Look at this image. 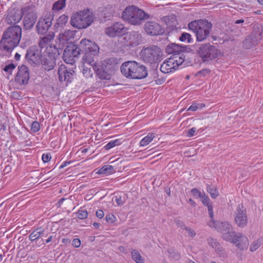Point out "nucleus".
<instances>
[{
    "mask_svg": "<svg viewBox=\"0 0 263 263\" xmlns=\"http://www.w3.org/2000/svg\"><path fill=\"white\" fill-rule=\"evenodd\" d=\"M259 247V245L258 244L257 242H253V243L250 246V250L253 252L255 251L257 249H258Z\"/></svg>",
    "mask_w": 263,
    "mask_h": 263,
    "instance_id": "obj_59",
    "label": "nucleus"
},
{
    "mask_svg": "<svg viewBox=\"0 0 263 263\" xmlns=\"http://www.w3.org/2000/svg\"><path fill=\"white\" fill-rule=\"evenodd\" d=\"M22 18V10L15 8H10L7 11L6 15L5 21L11 26L17 25Z\"/></svg>",
    "mask_w": 263,
    "mask_h": 263,
    "instance_id": "obj_18",
    "label": "nucleus"
},
{
    "mask_svg": "<svg viewBox=\"0 0 263 263\" xmlns=\"http://www.w3.org/2000/svg\"><path fill=\"white\" fill-rule=\"evenodd\" d=\"M116 218L113 214H108L105 217L106 221L109 223H112Z\"/></svg>",
    "mask_w": 263,
    "mask_h": 263,
    "instance_id": "obj_54",
    "label": "nucleus"
},
{
    "mask_svg": "<svg viewBox=\"0 0 263 263\" xmlns=\"http://www.w3.org/2000/svg\"><path fill=\"white\" fill-rule=\"evenodd\" d=\"M52 238H53V236L52 235H50L48 237V238L45 240V242L46 243H48L50 242H51L52 240Z\"/></svg>",
    "mask_w": 263,
    "mask_h": 263,
    "instance_id": "obj_63",
    "label": "nucleus"
},
{
    "mask_svg": "<svg viewBox=\"0 0 263 263\" xmlns=\"http://www.w3.org/2000/svg\"><path fill=\"white\" fill-rule=\"evenodd\" d=\"M127 28L122 23L116 22L105 30V33L109 37L120 36L127 33Z\"/></svg>",
    "mask_w": 263,
    "mask_h": 263,
    "instance_id": "obj_17",
    "label": "nucleus"
},
{
    "mask_svg": "<svg viewBox=\"0 0 263 263\" xmlns=\"http://www.w3.org/2000/svg\"><path fill=\"white\" fill-rule=\"evenodd\" d=\"M208 209L209 217L211 218V220H210L208 222V225L210 227H212V226H214V224L217 221H216L214 219V212H213V206L212 205L209 206V208H208Z\"/></svg>",
    "mask_w": 263,
    "mask_h": 263,
    "instance_id": "obj_42",
    "label": "nucleus"
},
{
    "mask_svg": "<svg viewBox=\"0 0 263 263\" xmlns=\"http://www.w3.org/2000/svg\"><path fill=\"white\" fill-rule=\"evenodd\" d=\"M122 142L123 140L121 139H117L114 140H111L104 146V148L106 150H109L116 146L121 145Z\"/></svg>",
    "mask_w": 263,
    "mask_h": 263,
    "instance_id": "obj_41",
    "label": "nucleus"
},
{
    "mask_svg": "<svg viewBox=\"0 0 263 263\" xmlns=\"http://www.w3.org/2000/svg\"><path fill=\"white\" fill-rule=\"evenodd\" d=\"M142 60L145 63L154 64L158 67V63L163 55L161 48L156 45H151L143 47L140 52Z\"/></svg>",
    "mask_w": 263,
    "mask_h": 263,
    "instance_id": "obj_6",
    "label": "nucleus"
},
{
    "mask_svg": "<svg viewBox=\"0 0 263 263\" xmlns=\"http://www.w3.org/2000/svg\"><path fill=\"white\" fill-rule=\"evenodd\" d=\"M42 68L45 71H50L54 69L56 66V60L54 58H51V56L44 55L42 59L41 64Z\"/></svg>",
    "mask_w": 263,
    "mask_h": 263,
    "instance_id": "obj_24",
    "label": "nucleus"
},
{
    "mask_svg": "<svg viewBox=\"0 0 263 263\" xmlns=\"http://www.w3.org/2000/svg\"><path fill=\"white\" fill-rule=\"evenodd\" d=\"M81 52L92 53V55H98L99 47L94 42L86 39H82L79 44L78 47Z\"/></svg>",
    "mask_w": 263,
    "mask_h": 263,
    "instance_id": "obj_16",
    "label": "nucleus"
},
{
    "mask_svg": "<svg viewBox=\"0 0 263 263\" xmlns=\"http://www.w3.org/2000/svg\"><path fill=\"white\" fill-rule=\"evenodd\" d=\"M40 129V124L37 121H34L31 125V130L33 133H36Z\"/></svg>",
    "mask_w": 263,
    "mask_h": 263,
    "instance_id": "obj_50",
    "label": "nucleus"
},
{
    "mask_svg": "<svg viewBox=\"0 0 263 263\" xmlns=\"http://www.w3.org/2000/svg\"><path fill=\"white\" fill-rule=\"evenodd\" d=\"M211 70L209 69L205 68L202 69L201 70L198 71L196 74L195 76L197 77H204L209 74L211 72Z\"/></svg>",
    "mask_w": 263,
    "mask_h": 263,
    "instance_id": "obj_47",
    "label": "nucleus"
},
{
    "mask_svg": "<svg viewBox=\"0 0 263 263\" xmlns=\"http://www.w3.org/2000/svg\"><path fill=\"white\" fill-rule=\"evenodd\" d=\"M81 245V241L79 238H74L72 241V246L75 248H79Z\"/></svg>",
    "mask_w": 263,
    "mask_h": 263,
    "instance_id": "obj_56",
    "label": "nucleus"
},
{
    "mask_svg": "<svg viewBox=\"0 0 263 263\" xmlns=\"http://www.w3.org/2000/svg\"><path fill=\"white\" fill-rule=\"evenodd\" d=\"M199 104L198 105H197L195 103H193L192 105H191L189 108L187 109V110L188 111H196L197 110V109L199 108Z\"/></svg>",
    "mask_w": 263,
    "mask_h": 263,
    "instance_id": "obj_60",
    "label": "nucleus"
},
{
    "mask_svg": "<svg viewBox=\"0 0 263 263\" xmlns=\"http://www.w3.org/2000/svg\"><path fill=\"white\" fill-rule=\"evenodd\" d=\"M66 0H58L52 5V10L59 11L66 7Z\"/></svg>",
    "mask_w": 263,
    "mask_h": 263,
    "instance_id": "obj_38",
    "label": "nucleus"
},
{
    "mask_svg": "<svg viewBox=\"0 0 263 263\" xmlns=\"http://www.w3.org/2000/svg\"><path fill=\"white\" fill-rule=\"evenodd\" d=\"M74 70L62 64L58 68L59 78L60 82H71L73 79Z\"/></svg>",
    "mask_w": 263,
    "mask_h": 263,
    "instance_id": "obj_21",
    "label": "nucleus"
},
{
    "mask_svg": "<svg viewBox=\"0 0 263 263\" xmlns=\"http://www.w3.org/2000/svg\"><path fill=\"white\" fill-rule=\"evenodd\" d=\"M51 157L50 154H43L42 155V160L44 163L49 162Z\"/></svg>",
    "mask_w": 263,
    "mask_h": 263,
    "instance_id": "obj_55",
    "label": "nucleus"
},
{
    "mask_svg": "<svg viewBox=\"0 0 263 263\" xmlns=\"http://www.w3.org/2000/svg\"><path fill=\"white\" fill-rule=\"evenodd\" d=\"M70 163V161H65L62 164H61L60 165V168H63Z\"/></svg>",
    "mask_w": 263,
    "mask_h": 263,
    "instance_id": "obj_62",
    "label": "nucleus"
},
{
    "mask_svg": "<svg viewBox=\"0 0 263 263\" xmlns=\"http://www.w3.org/2000/svg\"><path fill=\"white\" fill-rule=\"evenodd\" d=\"M53 33L49 34L47 35L44 36V37L41 38L40 41L39 42V46L41 48L46 47L49 45V43L50 42L51 40H52L53 39Z\"/></svg>",
    "mask_w": 263,
    "mask_h": 263,
    "instance_id": "obj_34",
    "label": "nucleus"
},
{
    "mask_svg": "<svg viewBox=\"0 0 263 263\" xmlns=\"http://www.w3.org/2000/svg\"><path fill=\"white\" fill-rule=\"evenodd\" d=\"M43 57L41 50L38 49L36 46H33L27 50L25 58L31 65L37 66L42 62Z\"/></svg>",
    "mask_w": 263,
    "mask_h": 263,
    "instance_id": "obj_14",
    "label": "nucleus"
},
{
    "mask_svg": "<svg viewBox=\"0 0 263 263\" xmlns=\"http://www.w3.org/2000/svg\"><path fill=\"white\" fill-rule=\"evenodd\" d=\"M73 36V31L70 30H65L64 33L59 34L58 39L59 40L60 44L68 43V41Z\"/></svg>",
    "mask_w": 263,
    "mask_h": 263,
    "instance_id": "obj_31",
    "label": "nucleus"
},
{
    "mask_svg": "<svg viewBox=\"0 0 263 263\" xmlns=\"http://www.w3.org/2000/svg\"><path fill=\"white\" fill-rule=\"evenodd\" d=\"M209 245L215 249L216 253L220 256H224L225 251L221 247L220 243L213 238H210L208 240Z\"/></svg>",
    "mask_w": 263,
    "mask_h": 263,
    "instance_id": "obj_30",
    "label": "nucleus"
},
{
    "mask_svg": "<svg viewBox=\"0 0 263 263\" xmlns=\"http://www.w3.org/2000/svg\"><path fill=\"white\" fill-rule=\"evenodd\" d=\"M122 17L129 24L138 25L141 24L143 21L148 18L149 15L137 7L130 6L127 7L123 11Z\"/></svg>",
    "mask_w": 263,
    "mask_h": 263,
    "instance_id": "obj_4",
    "label": "nucleus"
},
{
    "mask_svg": "<svg viewBox=\"0 0 263 263\" xmlns=\"http://www.w3.org/2000/svg\"><path fill=\"white\" fill-rule=\"evenodd\" d=\"M125 198L123 197V198L121 196H115V202L119 206L122 205L125 202Z\"/></svg>",
    "mask_w": 263,
    "mask_h": 263,
    "instance_id": "obj_51",
    "label": "nucleus"
},
{
    "mask_svg": "<svg viewBox=\"0 0 263 263\" xmlns=\"http://www.w3.org/2000/svg\"><path fill=\"white\" fill-rule=\"evenodd\" d=\"M211 228H214L222 234V238L226 240H232V235L235 231L231 225L228 222L217 221Z\"/></svg>",
    "mask_w": 263,
    "mask_h": 263,
    "instance_id": "obj_13",
    "label": "nucleus"
},
{
    "mask_svg": "<svg viewBox=\"0 0 263 263\" xmlns=\"http://www.w3.org/2000/svg\"><path fill=\"white\" fill-rule=\"evenodd\" d=\"M53 18L54 13L51 11L47 12L40 17L36 25L37 33L42 35L46 33L52 25V21Z\"/></svg>",
    "mask_w": 263,
    "mask_h": 263,
    "instance_id": "obj_9",
    "label": "nucleus"
},
{
    "mask_svg": "<svg viewBox=\"0 0 263 263\" xmlns=\"http://www.w3.org/2000/svg\"><path fill=\"white\" fill-rule=\"evenodd\" d=\"M175 221L178 228H179L182 230H185L187 228V227L185 225L182 221L179 219H176Z\"/></svg>",
    "mask_w": 263,
    "mask_h": 263,
    "instance_id": "obj_53",
    "label": "nucleus"
},
{
    "mask_svg": "<svg viewBox=\"0 0 263 263\" xmlns=\"http://www.w3.org/2000/svg\"><path fill=\"white\" fill-rule=\"evenodd\" d=\"M191 193L194 197H198L199 198L201 197L203 195V193H201L200 192L198 189L196 188H194L191 190Z\"/></svg>",
    "mask_w": 263,
    "mask_h": 263,
    "instance_id": "obj_52",
    "label": "nucleus"
},
{
    "mask_svg": "<svg viewBox=\"0 0 263 263\" xmlns=\"http://www.w3.org/2000/svg\"><path fill=\"white\" fill-rule=\"evenodd\" d=\"M93 70L96 72L98 78L101 80H110L112 74L108 70H106L102 65L98 64H93Z\"/></svg>",
    "mask_w": 263,
    "mask_h": 263,
    "instance_id": "obj_25",
    "label": "nucleus"
},
{
    "mask_svg": "<svg viewBox=\"0 0 263 263\" xmlns=\"http://www.w3.org/2000/svg\"><path fill=\"white\" fill-rule=\"evenodd\" d=\"M79 47V44H74L73 43H70L65 49L63 59L65 62L71 65L76 62V58L81 53Z\"/></svg>",
    "mask_w": 263,
    "mask_h": 263,
    "instance_id": "obj_11",
    "label": "nucleus"
},
{
    "mask_svg": "<svg viewBox=\"0 0 263 263\" xmlns=\"http://www.w3.org/2000/svg\"><path fill=\"white\" fill-rule=\"evenodd\" d=\"M122 74L128 79H142L148 74L147 68L134 61L124 62L120 67Z\"/></svg>",
    "mask_w": 263,
    "mask_h": 263,
    "instance_id": "obj_2",
    "label": "nucleus"
},
{
    "mask_svg": "<svg viewBox=\"0 0 263 263\" xmlns=\"http://www.w3.org/2000/svg\"><path fill=\"white\" fill-rule=\"evenodd\" d=\"M186 46H182L176 43L169 44L165 48V51L168 54H172V57H184V63L185 62V58L188 53L185 52Z\"/></svg>",
    "mask_w": 263,
    "mask_h": 263,
    "instance_id": "obj_19",
    "label": "nucleus"
},
{
    "mask_svg": "<svg viewBox=\"0 0 263 263\" xmlns=\"http://www.w3.org/2000/svg\"><path fill=\"white\" fill-rule=\"evenodd\" d=\"M16 65L13 63H10L8 65H6L4 68L3 70L7 72L9 74H11L12 71L15 68Z\"/></svg>",
    "mask_w": 263,
    "mask_h": 263,
    "instance_id": "obj_49",
    "label": "nucleus"
},
{
    "mask_svg": "<svg viewBox=\"0 0 263 263\" xmlns=\"http://www.w3.org/2000/svg\"><path fill=\"white\" fill-rule=\"evenodd\" d=\"M77 217L81 219H84L88 216V212L87 210L81 208L77 213Z\"/></svg>",
    "mask_w": 263,
    "mask_h": 263,
    "instance_id": "obj_46",
    "label": "nucleus"
},
{
    "mask_svg": "<svg viewBox=\"0 0 263 263\" xmlns=\"http://www.w3.org/2000/svg\"><path fill=\"white\" fill-rule=\"evenodd\" d=\"M91 67L83 66L82 73L83 76L86 78H91L93 75L92 71L91 70Z\"/></svg>",
    "mask_w": 263,
    "mask_h": 263,
    "instance_id": "obj_44",
    "label": "nucleus"
},
{
    "mask_svg": "<svg viewBox=\"0 0 263 263\" xmlns=\"http://www.w3.org/2000/svg\"><path fill=\"white\" fill-rule=\"evenodd\" d=\"M62 52L63 49L60 47L57 48L55 45H49L46 47L47 54L46 55L51 56V58H54L55 60Z\"/></svg>",
    "mask_w": 263,
    "mask_h": 263,
    "instance_id": "obj_29",
    "label": "nucleus"
},
{
    "mask_svg": "<svg viewBox=\"0 0 263 263\" xmlns=\"http://www.w3.org/2000/svg\"><path fill=\"white\" fill-rule=\"evenodd\" d=\"M155 134L149 133L146 137L143 138L140 142V145L144 146L148 144L155 138Z\"/></svg>",
    "mask_w": 263,
    "mask_h": 263,
    "instance_id": "obj_40",
    "label": "nucleus"
},
{
    "mask_svg": "<svg viewBox=\"0 0 263 263\" xmlns=\"http://www.w3.org/2000/svg\"><path fill=\"white\" fill-rule=\"evenodd\" d=\"M145 32L152 36H156L163 33L164 30L158 23L154 21H149L144 25Z\"/></svg>",
    "mask_w": 263,
    "mask_h": 263,
    "instance_id": "obj_23",
    "label": "nucleus"
},
{
    "mask_svg": "<svg viewBox=\"0 0 263 263\" xmlns=\"http://www.w3.org/2000/svg\"><path fill=\"white\" fill-rule=\"evenodd\" d=\"M104 215V212L102 210H99L96 212V216L100 219L102 218Z\"/></svg>",
    "mask_w": 263,
    "mask_h": 263,
    "instance_id": "obj_61",
    "label": "nucleus"
},
{
    "mask_svg": "<svg viewBox=\"0 0 263 263\" xmlns=\"http://www.w3.org/2000/svg\"><path fill=\"white\" fill-rule=\"evenodd\" d=\"M185 230L188 232L189 236L194 237L196 235V232L191 228L187 227Z\"/></svg>",
    "mask_w": 263,
    "mask_h": 263,
    "instance_id": "obj_58",
    "label": "nucleus"
},
{
    "mask_svg": "<svg viewBox=\"0 0 263 263\" xmlns=\"http://www.w3.org/2000/svg\"><path fill=\"white\" fill-rule=\"evenodd\" d=\"M184 63V57H171L165 60L160 66V70L164 73H168L176 70L178 66ZM186 63L184 64L185 66Z\"/></svg>",
    "mask_w": 263,
    "mask_h": 263,
    "instance_id": "obj_10",
    "label": "nucleus"
},
{
    "mask_svg": "<svg viewBox=\"0 0 263 263\" xmlns=\"http://www.w3.org/2000/svg\"><path fill=\"white\" fill-rule=\"evenodd\" d=\"M196 131V128L192 127L191 129H189L187 133V137H193Z\"/></svg>",
    "mask_w": 263,
    "mask_h": 263,
    "instance_id": "obj_57",
    "label": "nucleus"
},
{
    "mask_svg": "<svg viewBox=\"0 0 263 263\" xmlns=\"http://www.w3.org/2000/svg\"><path fill=\"white\" fill-rule=\"evenodd\" d=\"M189 202L191 204V205H192L193 206H195L196 205V203L195 202V201L191 198L189 199Z\"/></svg>",
    "mask_w": 263,
    "mask_h": 263,
    "instance_id": "obj_64",
    "label": "nucleus"
},
{
    "mask_svg": "<svg viewBox=\"0 0 263 263\" xmlns=\"http://www.w3.org/2000/svg\"><path fill=\"white\" fill-rule=\"evenodd\" d=\"M18 71L14 78L15 82L20 85H26L30 78L29 69L25 65L18 67Z\"/></svg>",
    "mask_w": 263,
    "mask_h": 263,
    "instance_id": "obj_15",
    "label": "nucleus"
},
{
    "mask_svg": "<svg viewBox=\"0 0 263 263\" xmlns=\"http://www.w3.org/2000/svg\"><path fill=\"white\" fill-rule=\"evenodd\" d=\"M22 29L19 25L10 26L4 31L0 41V50L11 53L22 38Z\"/></svg>",
    "mask_w": 263,
    "mask_h": 263,
    "instance_id": "obj_1",
    "label": "nucleus"
},
{
    "mask_svg": "<svg viewBox=\"0 0 263 263\" xmlns=\"http://www.w3.org/2000/svg\"><path fill=\"white\" fill-rule=\"evenodd\" d=\"M232 240H228L236 245L241 250L247 249L249 246V240L248 238L243 234L240 233L234 232L232 235Z\"/></svg>",
    "mask_w": 263,
    "mask_h": 263,
    "instance_id": "obj_20",
    "label": "nucleus"
},
{
    "mask_svg": "<svg viewBox=\"0 0 263 263\" xmlns=\"http://www.w3.org/2000/svg\"><path fill=\"white\" fill-rule=\"evenodd\" d=\"M97 55H92V53H84V55L82 58V62L85 64H88L90 66L93 68V64H98L97 62L94 61V58Z\"/></svg>",
    "mask_w": 263,
    "mask_h": 263,
    "instance_id": "obj_33",
    "label": "nucleus"
},
{
    "mask_svg": "<svg viewBox=\"0 0 263 263\" xmlns=\"http://www.w3.org/2000/svg\"><path fill=\"white\" fill-rule=\"evenodd\" d=\"M68 16L66 14H62L57 20V22L54 25V27L58 29L60 27H63L67 23Z\"/></svg>",
    "mask_w": 263,
    "mask_h": 263,
    "instance_id": "obj_35",
    "label": "nucleus"
},
{
    "mask_svg": "<svg viewBox=\"0 0 263 263\" xmlns=\"http://www.w3.org/2000/svg\"><path fill=\"white\" fill-rule=\"evenodd\" d=\"M115 172L114 167L110 165H106L99 169L97 172L98 174H110Z\"/></svg>",
    "mask_w": 263,
    "mask_h": 263,
    "instance_id": "obj_36",
    "label": "nucleus"
},
{
    "mask_svg": "<svg viewBox=\"0 0 263 263\" xmlns=\"http://www.w3.org/2000/svg\"><path fill=\"white\" fill-rule=\"evenodd\" d=\"M118 59L112 57L105 60L102 64V66L106 70L109 71L110 73H114L115 70L118 68Z\"/></svg>",
    "mask_w": 263,
    "mask_h": 263,
    "instance_id": "obj_26",
    "label": "nucleus"
},
{
    "mask_svg": "<svg viewBox=\"0 0 263 263\" xmlns=\"http://www.w3.org/2000/svg\"><path fill=\"white\" fill-rule=\"evenodd\" d=\"M206 191L213 199H215L219 196L218 191L215 186L207 184Z\"/></svg>",
    "mask_w": 263,
    "mask_h": 263,
    "instance_id": "obj_37",
    "label": "nucleus"
},
{
    "mask_svg": "<svg viewBox=\"0 0 263 263\" xmlns=\"http://www.w3.org/2000/svg\"><path fill=\"white\" fill-rule=\"evenodd\" d=\"M200 198L201 199L203 204L205 206H207L208 208H209V206L212 205L210 202V199L208 196L205 195L204 192L203 193V195Z\"/></svg>",
    "mask_w": 263,
    "mask_h": 263,
    "instance_id": "obj_48",
    "label": "nucleus"
},
{
    "mask_svg": "<svg viewBox=\"0 0 263 263\" xmlns=\"http://www.w3.org/2000/svg\"><path fill=\"white\" fill-rule=\"evenodd\" d=\"M93 22V16L88 9L73 13L70 19V24L78 29H85Z\"/></svg>",
    "mask_w": 263,
    "mask_h": 263,
    "instance_id": "obj_5",
    "label": "nucleus"
},
{
    "mask_svg": "<svg viewBox=\"0 0 263 263\" xmlns=\"http://www.w3.org/2000/svg\"><path fill=\"white\" fill-rule=\"evenodd\" d=\"M21 10L23 29L30 30L33 27L38 16L36 7L32 4L27 5L22 8Z\"/></svg>",
    "mask_w": 263,
    "mask_h": 263,
    "instance_id": "obj_7",
    "label": "nucleus"
},
{
    "mask_svg": "<svg viewBox=\"0 0 263 263\" xmlns=\"http://www.w3.org/2000/svg\"><path fill=\"white\" fill-rule=\"evenodd\" d=\"M259 40L251 33L246 36V39L242 42V46L246 49H251L256 46L259 42Z\"/></svg>",
    "mask_w": 263,
    "mask_h": 263,
    "instance_id": "obj_28",
    "label": "nucleus"
},
{
    "mask_svg": "<svg viewBox=\"0 0 263 263\" xmlns=\"http://www.w3.org/2000/svg\"><path fill=\"white\" fill-rule=\"evenodd\" d=\"M167 252L169 254V256L170 258L176 260H179L180 259V254L174 248H169L167 250Z\"/></svg>",
    "mask_w": 263,
    "mask_h": 263,
    "instance_id": "obj_43",
    "label": "nucleus"
},
{
    "mask_svg": "<svg viewBox=\"0 0 263 263\" xmlns=\"http://www.w3.org/2000/svg\"><path fill=\"white\" fill-rule=\"evenodd\" d=\"M126 45L129 47H136L142 42L141 34L139 31H132L124 37Z\"/></svg>",
    "mask_w": 263,
    "mask_h": 263,
    "instance_id": "obj_22",
    "label": "nucleus"
},
{
    "mask_svg": "<svg viewBox=\"0 0 263 263\" xmlns=\"http://www.w3.org/2000/svg\"><path fill=\"white\" fill-rule=\"evenodd\" d=\"M234 221L237 226L240 228H243L248 224V216L246 208L242 204L238 205L234 212Z\"/></svg>",
    "mask_w": 263,
    "mask_h": 263,
    "instance_id": "obj_12",
    "label": "nucleus"
},
{
    "mask_svg": "<svg viewBox=\"0 0 263 263\" xmlns=\"http://www.w3.org/2000/svg\"><path fill=\"white\" fill-rule=\"evenodd\" d=\"M253 28L251 33L260 41L263 37V26L260 24H255Z\"/></svg>",
    "mask_w": 263,
    "mask_h": 263,
    "instance_id": "obj_32",
    "label": "nucleus"
},
{
    "mask_svg": "<svg viewBox=\"0 0 263 263\" xmlns=\"http://www.w3.org/2000/svg\"><path fill=\"white\" fill-rule=\"evenodd\" d=\"M196 52L203 62L216 59L220 53L219 50L209 43L200 44Z\"/></svg>",
    "mask_w": 263,
    "mask_h": 263,
    "instance_id": "obj_8",
    "label": "nucleus"
},
{
    "mask_svg": "<svg viewBox=\"0 0 263 263\" xmlns=\"http://www.w3.org/2000/svg\"><path fill=\"white\" fill-rule=\"evenodd\" d=\"M132 258L136 263H144V259L136 250L131 252Z\"/></svg>",
    "mask_w": 263,
    "mask_h": 263,
    "instance_id": "obj_39",
    "label": "nucleus"
},
{
    "mask_svg": "<svg viewBox=\"0 0 263 263\" xmlns=\"http://www.w3.org/2000/svg\"><path fill=\"white\" fill-rule=\"evenodd\" d=\"M47 236L48 234L46 233V230L39 228L34 230L30 234L29 239L32 242L35 241V243H37V241L39 240L40 238L47 237Z\"/></svg>",
    "mask_w": 263,
    "mask_h": 263,
    "instance_id": "obj_27",
    "label": "nucleus"
},
{
    "mask_svg": "<svg viewBox=\"0 0 263 263\" xmlns=\"http://www.w3.org/2000/svg\"><path fill=\"white\" fill-rule=\"evenodd\" d=\"M212 27V24L205 19L195 20L188 24L189 29L195 33L198 42L203 41L210 36Z\"/></svg>",
    "mask_w": 263,
    "mask_h": 263,
    "instance_id": "obj_3",
    "label": "nucleus"
},
{
    "mask_svg": "<svg viewBox=\"0 0 263 263\" xmlns=\"http://www.w3.org/2000/svg\"><path fill=\"white\" fill-rule=\"evenodd\" d=\"M179 40L181 42H185L186 41L187 43H191L192 41V39L191 37V35L190 34L186 32H183L181 34V36L179 37Z\"/></svg>",
    "mask_w": 263,
    "mask_h": 263,
    "instance_id": "obj_45",
    "label": "nucleus"
}]
</instances>
